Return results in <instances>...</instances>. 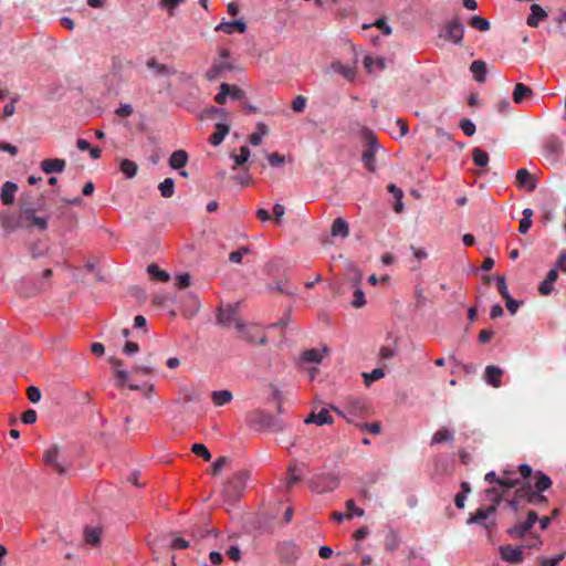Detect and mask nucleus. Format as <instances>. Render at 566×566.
Masks as SVG:
<instances>
[{"mask_svg": "<svg viewBox=\"0 0 566 566\" xmlns=\"http://www.w3.org/2000/svg\"><path fill=\"white\" fill-rule=\"evenodd\" d=\"M250 476L248 471H239L227 482L223 488L222 494L227 501L233 502L241 497L247 486V481Z\"/></svg>", "mask_w": 566, "mask_h": 566, "instance_id": "1", "label": "nucleus"}, {"mask_svg": "<svg viewBox=\"0 0 566 566\" xmlns=\"http://www.w3.org/2000/svg\"><path fill=\"white\" fill-rule=\"evenodd\" d=\"M218 322L223 326H232L241 333L242 337L245 339L253 342L254 339L249 335L247 326L238 316L237 306H228L226 308H219L218 311Z\"/></svg>", "mask_w": 566, "mask_h": 566, "instance_id": "2", "label": "nucleus"}, {"mask_svg": "<svg viewBox=\"0 0 566 566\" xmlns=\"http://www.w3.org/2000/svg\"><path fill=\"white\" fill-rule=\"evenodd\" d=\"M333 409L348 422H354L355 418L364 416L368 411V405L366 399L360 397H349L346 400L345 409L339 410L333 407Z\"/></svg>", "mask_w": 566, "mask_h": 566, "instance_id": "3", "label": "nucleus"}, {"mask_svg": "<svg viewBox=\"0 0 566 566\" xmlns=\"http://www.w3.org/2000/svg\"><path fill=\"white\" fill-rule=\"evenodd\" d=\"M249 422L252 427L260 429V430H272V431H280L283 429L282 423L275 419L272 415L255 410L250 413L249 416Z\"/></svg>", "mask_w": 566, "mask_h": 566, "instance_id": "4", "label": "nucleus"}, {"mask_svg": "<svg viewBox=\"0 0 566 566\" xmlns=\"http://www.w3.org/2000/svg\"><path fill=\"white\" fill-rule=\"evenodd\" d=\"M518 472L524 479L533 478L534 484L532 485V489L538 493L547 491L553 484L552 479L542 471H536L533 474V470L528 464H521L518 467Z\"/></svg>", "mask_w": 566, "mask_h": 566, "instance_id": "5", "label": "nucleus"}, {"mask_svg": "<svg viewBox=\"0 0 566 566\" xmlns=\"http://www.w3.org/2000/svg\"><path fill=\"white\" fill-rule=\"evenodd\" d=\"M464 35V27L459 17H454L448 21L443 30L439 33L440 38L450 41L457 45H461Z\"/></svg>", "mask_w": 566, "mask_h": 566, "instance_id": "6", "label": "nucleus"}, {"mask_svg": "<svg viewBox=\"0 0 566 566\" xmlns=\"http://www.w3.org/2000/svg\"><path fill=\"white\" fill-rule=\"evenodd\" d=\"M20 219L27 228L35 227L40 230L48 228L46 218L36 216L35 209L24 202H21L20 206Z\"/></svg>", "mask_w": 566, "mask_h": 566, "instance_id": "7", "label": "nucleus"}, {"mask_svg": "<svg viewBox=\"0 0 566 566\" xmlns=\"http://www.w3.org/2000/svg\"><path fill=\"white\" fill-rule=\"evenodd\" d=\"M517 496L524 497V501L531 505L546 506L548 504L547 497L542 493L533 491L530 482H525L520 488H517Z\"/></svg>", "mask_w": 566, "mask_h": 566, "instance_id": "8", "label": "nucleus"}, {"mask_svg": "<svg viewBox=\"0 0 566 566\" xmlns=\"http://www.w3.org/2000/svg\"><path fill=\"white\" fill-rule=\"evenodd\" d=\"M563 153V143L556 136H551L546 139L543 147L544 158L552 165H554Z\"/></svg>", "mask_w": 566, "mask_h": 566, "instance_id": "9", "label": "nucleus"}, {"mask_svg": "<svg viewBox=\"0 0 566 566\" xmlns=\"http://www.w3.org/2000/svg\"><path fill=\"white\" fill-rule=\"evenodd\" d=\"M228 97L239 101L244 97V91L237 85L221 83L219 93L214 96V102L219 105L226 104Z\"/></svg>", "mask_w": 566, "mask_h": 566, "instance_id": "10", "label": "nucleus"}, {"mask_svg": "<svg viewBox=\"0 0 566 566\" xmlns=\"http://www.w3.org/2000/svg\"><path fill=\"white\" fill-rule=\"evenodd\" d=\"M43 461L59 474H64L66 472L65 463L60 460V447L57 444L51 446L45 451Z\"/></svg>", "mask_w": 566, "mask_h": 566, "instance_id": "11", "label": "nucleus"}, {"mask_svg": "<svg viewBox=\"0 0 566 566\" xmlns=\"http://www.w3.org/2000/svg\"><path fill=\"white\" fill-rule=\"evenodd\" d=\"M537 520V513L535 511H528L526 520L510 527L507 533L512 537L522 538L531 531Z\"/></svg>", "mask_w": 566, "mask_h": 566, "instance_id": "12", "label": "nucleus"}, {"mask_svg": "<svg viewBox=\"0 0 566 566\" xmlns=\"http://www.w3.org/2000/svg\"><path fill=\"white\" fill-rule=\"evenodd\" d=\"M377 149L378 143L376 137L373 134H368L366 138V148L361 155V160L369 171H375L376 169L375 154Z\"/></svg>", "mask_w": 566, "mask_h": 566, "instance_id": "13", "label": "nucleus"}, {"mask_svg": "<svg viewBox=\"0 0 566 566\" xmlns=\"http://www.w3.org/2000/svg\"><path fill=\"white\" fill-rule=\"evenodd\" d=\"M338 486V480L333 475H321L310 482V488L316 493L332 492Z\"/></svg>", "mask_w": 566, "mask_h": 566, "instance_id": "14", "label": "nucleus"}, {"mask_svg": "<svg viewBox=\"0 0 566 566\" xmlns=\"http://www.w3.org/2000/svg\"><path fill=\"white\" fill-rule=\"evenodd\" d=\"M515 186L532 192L536 188V179L526 168H521L516 171Z\"/></svg>", "mask_w": 566, "mask_h": 566, "instance_id": "15", "label": "nucleus"}, {"mask_svg": "<svg viewBox=\"0 0 566 566\" xmlns=\"http://www.w3.org/2000/svg\"><path fill=\"white\" fill-rule=\"evenodd\" d=\"M234 66L226 61H214L210 69L206 72V78L209 82L219 80L226 71H232Z\"/></svg>", "mask_w": 566, "mask_h": 566, "instance_id": "16", "label": "nucleus"}, {"mask_svg": "<svg viewBox=\"0 0 566 566\" xmlns=\"http://www.w3.org/2000/svg\"><path fill=\"white\" fill-rule=\"evenodd\" d=\"M214 30L224 32L227 34H232L234 32L244 33L247 30V24L242 20L222 21L216 27Z\"/></svg>", "mask_w": 566, "mask_h": 566, "instance_id": "17", "label": "nucleus"}, {"mask_svg": "<svg viewBox=\"0 0 566 566\" xmlns=\"http://www.w3.org/2000/svg\"><path fill=\"white\" fill-rule=\"evenodd\" d=\"M41 169L48 174H59L62 172L66 166V161L60 158H49L41 161Z\"/></svg>", "mask_w": 566, "mask_h": 566, "instance_id": "18", "label": "nucleus"}, {"mask_svg": "<svg viewBox=\"0 0 566 566\" xmlns=\"http://www.w3.org/2000/svg\"><path fill=\"white\" fill-rule=\"evenodd\" d=\"M496 511V506L495 505H490L489 507H481V509H478L476 512L474 514H472L468 521V523H475V524H479V525H483L485 527H488L486 525V520L493 515Z\"/></svg>", "mask_w": 566, "mask_h": 566, "instance_id": "19", "label": "nucleus"}, {"mask_svg": "<svg viewBox=\"0 0 566 566\" xmlns=\"http://www.w3.org/2000/svg\"><path fill=\"white\" fill-rule=\"evenodd\" d=\"M503 375V370L497 366H488L484 371L485 381L493 386L494 388H499L502 385L501 376Z\"/></svg>", "mask_w": 566, "mask_h": 566, "instance_id": "20", "label": "nucleus"}, {"mask_svg": "<svg viewBox=\"0 0 566 566\" xmlns=\"http://www.w3.org/2000/svg\"><path fill=\"white\" fill-rule=\"evenodd\" d=\"M514 474V471L505 470L503 476L496 479V484L503 489V493L521 484L520 479L513 478Z\"/></svg>", "mask_w": 566, "mask_h": 566, "instance_id": "21", "label": "nucleus"}, {"mask_svg": "<svg viewBox=\"0 0 566 566\" xmlns=\"http://www.w3.org/2000/svg\"><path fill=\"white\" fill-rule=\"evenodd\" d=\"M361 279V274H358L357 279H355L349 287L354 290V298L350 302L352 306L355 308H360L366 304L365 294L363 290L359 287V282Z\"/></svg>", "mask_w": 566, "mask_h": 566, "instance_id": "22", "label": "nucleus"}, {"mask_svg": "<svg viewBox=\"0 0 566 566\" xmlns=\"http://www.w3.org/2000/svg\"><path fill=\"white\" fill-rule=\"evenodd\" d=\"M501 554L504 560L513 564H517L523 560V554L520 547H514L511 545L502 546Z\"/></svg>", "mask_w": 566, "mask_h": 566, "instance_id": "23", "label": "nucleus"}, {"mask_svg": "<svg viewBox=\"0 0 566 566\" xmlns=\"http://www.w3.org/2000/svg\"><path fill=\"white\" fill-rule=\"evenodd\" d=\"M305 423H315L317 426L333 423V418L329 416V411L325 408L321 409L319 412H312L305 420Z\"/></svg>", "mask_w": 566, "mask_h": 566, "instance_id": "24", "label": "nucleus"}, {"mask_svg": "<svg viewBox=\"0 0 566 566\" xmlns=\"http://www.w3.org/2000/svg\"><path fill=\"white\" fill-rule=\"evenodd\" d=\"M18 190V186L12 182V181H6L2 186V189H1V193H0V197H1V201L3 202V205H12L13 201H14V195Z\"/></svg>", "mask_w": 566, "mask_h": 566, "instance_id": "25", "label": "nucleus"}, {"mask_svg": "<svg viewBox=\"0 0 566 566\" xmlns=\"http://www.w3.org/2000/svg\"><path fill=\"white\" fill-rule=\"evenodd\" d=\"M146 66L151 70L156 76H168L174 73L168 65L159 63L155 57L148 59Z\"/></svg>", "mask_w": 566, "mask_h": 566, "instance_id": "26", "label": "nucleus"}, {"mask_svg": "<svg viewBox=\"0 0 566 566\" xmlns=\"http://www.w3.org/2000/svg\"><path fill=\"white\" fill-rule=\"evenodd\" d=\"M558 279V272L556 269H552L548 271L546 279L539 284L538 291L542 295H548L553 291V284Z\"/></svg>", "mask_w": 566, "mask_h": 566, "instance_id": "27", "label": "nucleus"}, {"mask_svg": "<svg viewBox=\"0 0 566 566\" xmlns=\"http://www.w3.org/2000/svg\"><path fill=\"white\" fill-rule=\"evenodd\" d=\"M547 17L545 10L538 4L531 6V13L527 17V24L532 28L538 27L539 21L544 20Z\"/></svg>", "mask_w": 566, "mask_h": 566, "instance_id": "28", "label": "nucleus"}, {"mask_svg": "<svg viewBox=\"0 0 566 566\" xmlns=\"http://www.w3.org/2000/svg\"><path fill=\"white\" fill-rule=\"evenodd\" d=\"M331 69L335 73L340 74L343 77H345L348 81H353L356 76V70L352 66L344 65L340 61L332 62Z\"/></svg>", "mask_w": 566, "mask_h": 566, "instance_id": "29", "label": "nucleus"}, {"mask_svg": "<svg viewBox=\"0 0 566 566\" xmlns=\"http://www.w3.org/2000/svg\"><path fill=\"white\" fill-rule=\"evenodd\" d=\"M168 163L172 169H180L187 165L188 154L182 149L176 150L170 155Z\"/></svg>", "mask_w": 566, "mask_h": 566, "instance_id": "30", "label": "nucleus"}, {"mask_svg": "<svg viewBox=\"0 0 566 566\" xmlns=\"http://www.w3.org/2000/svg\"><path fill=\"white\" fill-rule=\"evenodd\" d=\"M229 132L230 127L228 125L218 123L216 125V132L209 138V143L213 146H219L229 134Z\"/></svg>", "mask_w": 566, "mask_h": 566, "instance_id": "31", "label": "nucleus"}, {"mask_svg": "<svg viewBox=\"0 0 566 566\" xmlns=\"http://www.w3.org/2000/svg\"><path fill=\"white\" fill-rule=\"evenodd\" d=\"M533 95V91L531 87L526 86L523 83H516L513 91V101L516 104L523 103L526 97H531Z\"/></svg>", "mask_w": 566, "mask_h": 566, "instance_id": "32", "label": "nucleus"}, {"mask_svg": "<svg viewBox=\"0 0 566 566\" xmlns=\"http://www.w3.org/2000/svg\"><path fill=\"white\" fill-rule=\"evenodd\" d=\"M298 549L292 542L283 543L280 546V554L285 562H292L297 558Z\"/></svg>", "mask_w": 566, "mask_h": 566, "instance_id": "33", "label": "nucleus"}, {"mask_svg": "<svg viewBox=\"0 0 566 566\" xmlns=\"http://www.w3.org/2000/svg\"><path fill=\"white\" fill-rule=\"evenodd\" d=\"M470 71L473 73L476 82L483 83L485 81L486 64L484 61H473L470 65Z\"/></svg>", "mask_w": 566, "mask_h": 566, "instance_id": "34", "label": "nucleus"}, {"mask_svg": "<svg viewBox=\"0 0 566 566\" xmlns=\"http://www.w3.org/2000/svg\"><path fill=\"white\" fill-rule=\"evenodd\" d=\"M327 352H328L327 347H324L322 350L316 349V348L307 349V350L303 352L302 359L304 361L319 364L323 359V356H324L323 354L327 353Z\"/></svg>", "mask_w": 566, "mask_h": 566, "instance_id": "35", "label": "nucleus"}, {"mask_svg": "<svg viewBox=\"0 0 566 566\" xmlns=\"http://www.w3.org/2000/svg\"><path fill=\"white\" fill-rule=\"evenodd\" d=\"M331 232H332V235H334V237L340 235L342 238H347L349 235V229H348L347 222L342 218L335 219L332 224Z\"/></svg>", "mask_w": 566, "mask_h": 566, "instance_id": "36", "label": "nucleus"}, {"mask_svg": "<svg viewBox=\"0 0 566 566\" xmlns=\"http://www.w3.org/2000/svg\"><path fill=\"white\" fill-rule=\"evenodd\" d=\"M269 134L268 126L264 123L256 124V132H254L249 140L253 146H259L262 143V137Z\"/></svg>", "mask_w": 566, "mask_h": 566, "instance_id": "37", "label": "nucleus"}, {"mask_svg": "<svg viewBox=\"0 0 566 566\" xmlns=\"http://www.w3.org/2000/svg\"><path fill=\"white\" fill-rule=\"evenodd\" d=\"M211 399L216 406H224L232 400V394L229 390L213 391Z\"/></svg>", "mask_w": 566, "mask_h": 566, "instance_id": "38", "label": "nucleus"}, {"mask_svg": "<svg viewBox=\"0 0 566 566\" xmlns=\"http://www.w3.org/2000/svg\"><path fill=\"white\" fill-rule=\"evenodd\" d=\"M452 440H453V433L447 428H441L432 436L431 444L449 442Z\"/></svg>", "mask_w": 566, "mask_h": 566, "instance_id": "39", "label": "nucleus"}, {"mask_svg": "<svg viewBox=\"0 0 566 566\" xmlns=\"http://www.w3.org/2000/svg\"><path fill=\"white\" fill-rule=\"evenodd\" d=\"M120 171L127 177V178H134L137 175L138 167L137 165L129 160V159H123L119 165Z\"/></svg>", "mask_w": 566, "mask_h": 566, "instance_id": "40", "label": "nucleus"}, {"mask_svg": "<svg viewBox=\"0 0 566 566\" xmlns=\"http://www.w3.org/2000/svg\"><path fill=\"white\" fill-rule=\"evenodd\" d=\"M147 272L149 275H151L154 279L160 282H168L170 280L169 273H167L164 270H160L159 266L154 263L147 266Z\"/></svg>", "mask_w": 566, "mask_h": 566, "instance_id": "41", "label": "nucleus"}, {"mask_svg": "<svg viewBox=\"0 0 566 566\" xmlns=\"http://www.w3.org/2000/svg\"><path fill=\"white\" fill-rule=\"evenodd\" d=\"M158 189L160 191V195L164 198H170L174 196L175 192V181L172 178H166L164 181H161L158 186Z\"/></svg>", "mask_w": 566, "mask_h": 566, "instance_id": "42", "label": "nucleus"}, {"mask_svg": "<svg viewBox=\"0 0 566 566\" xmlns=\"http://www.w3.org/2000/svg\"><path fill=\"white\" fill-rule=\"evenodd\" d=\"M473 163L479 167H485L489 163V155L481 148L476 147L472 150Z\"/></svg>", "mask_w": 566, "mask_h": 566, "instance_id": "43", "label": "nucleus"}, {"mask_svg": "<svg viewBox=\"0 0 566 566\" xmlns=\"http://www.w3.org/2000/svg\"><path fill=\"white\" fill-rule=\"evenodd\" d=\"M470 25L473 29L482 31V32L489 31L490 27H491L490 22L485 18L480 17V15L472 17L470 20Z\"/></svg>", "mask_w": 566, "mask_h": 566, "instance_id": "44", "label": "nucleus"}, {"mask_svg": "<svg viewBox=\"0 0 566 566\" xmlns=\"http://www.w3.org/2000/svg\"><path fill=\"white\" fill-rule=\"evenodd\" d=\"M363 376L366 386H370L374 381L381 379L385 373L381 368H375L371 373H364Z\"/></svg>", "mask_w": 566, "mask_h": 566, "instance_id": "45", "label": "nucleus"}, {"mask_svg": "<svg viewBox=\"0 0 566 566\" xmlns=\"http://www.w3.org/2000/svg\"><path fill=\"white\" fill-rule=\"evenodd\" d=\"M346 509H347V513H346V518H352L353 516H363L365 514L364 510L356 506L354 500H347L346 503Z\"/></svg>", "mask_w": 566, "mask_h": 566, "instance_id": "46", "label": "nucleus"}, {"mask_svg": "<svg viewBox=\"0 0 566 566\" xmlns=\"http://www.w3.org/2000/svg\"><path fill=\"white\" fill-rule=\"evenodd\" d=\"M191 451L198 455V457H201L205 461H210L211 460V453L210 451L208 450V448L202 444V443H195L192 444L191 447Z\"/></svg>", "mask_w": 566, "mask_h": 566, "instance_id": "47", "label": "nucleus"}, {"mask_svg": "<svg viewBox=\"0 0 566 566\" xmlns=\"http://www.w3.org/2000/svg\"><path fill=\"white\" fill-rule=\"evenodd\" d=\"M85 541L87 544L96 546L101 542V532L95 528H90L85 531Z\"/></svg>", "mask_w": 566, "mask_h": 566, "instance_id": "48", "label": "nucleus"}, {"mask_svg": "<svg viewBox=\"0 0 566 566\" xmlns=\"http://www.w3.org/2000/svg\"><path fill=\"white\" fill-rule=\"evenodd\" d=\"M250 157V149L248 146H242L240 148V154L232 155V158L237 166H243Z\"/></svg>", "mask_w": 566, "mask_h": 566, "instance_id": "49", "label": "nucleus"}, {"mask_svg": "<svg viewBox=\"0 0 566 566\" xmlns=\"http://www.w3.org/2000/svg\"><path fill=\"white\" fill-rule=\"evenodd\" d=\"M129 64V62H125L124 60L119 57H113L112 59V66L111 72L114 75H122L124 69Z\"/></svg>", "mask_w": 566, "mask_h": 566, "instance_id": "50", "label": "nucleus"}, {"mask_svg": "<svg viewBox=\"0 0 566 566\" xmlns=\"http://www.w3.org/2000/svg\"><path fill=\"white\" fill-rule=\"evenodd\" d=\"M377 65L378 67L380 69H384L385 67V62L382 59H373L371 56L369 55H366L364 57V66L366 67V70L368 72H371L373 71V67Z\"/></svg>", "mask_w": 566, "mask_h": 566, "instance_id": "51", "label": "nucleus"}, {"mask_svg": "<svg viewBox=\"0 0 566 566\" xmlns=\"http://www.w3.org/2000/svg\"><path fill=\"white\" fill-rule=\"evenodd\" d=\"M250 249L248 247H242L237 251H233L229 254V260L232 263H241L243 255L249 254Z\"/></svg>", "mask_w": 566, "mask_h": 566, "instance_id": "52", "label": "nucleus"}, {"mask_svg": "<svg viewBox=\"0 0 566 566\" xmlns=\"http://www.w3.org/2000/svg\"><path fill=\"white\" fill-rule=\"evenodd\" d=\"M306 97L303 96V95H297L293 102H292V109L295 112V113H301L304 111L305 106H306Z\"/></svg>", "mask_w": 566, "mask_h": 566, "instance_id": "53", "label": "nucleus"}, {"mask_svg": "<svg viewBox=\"0 0 566 566\" xmlns=\"http://www.w3.org/2000/svg\"><path fill=\"white\" fill-rule=\"evenodd\" d=\"M460 128L467 136H473L475 134V125L468 118L461 119Z\"/></svg>", "mask_w": 566, "mask_h": 566, "instance_id": "54", "label": "nucleus"}, {"mask_svg": "<svg viewBox=\"0 0 566 566\" xmlns=\"http://www.w3.org/2000/svg\"><path fill=\"white\" fill-rule=\"evenodd\" d=\"M497 291L503 298H509L510 293L507 290L506 281L504 276H495Z\"/></svg>", "mask_w": 566, "mask_h": 566, "instance_id": "55", "label": "nucleus"}, {"mask_svg": "<svg viewBox=\"0 0 566 566\" xmlns=\"http://www.w3.org/2000/svg\"><path fill=\"white\" fill-rule=\"evenodd\" d=\"M27 395L32 403H38L42 397L40 389L35 386L28 387Z\"/></svg>", "mask_w": 566, "mask_h": 566, "instance_id": "56", "label": "nucleus"}, {"mask_svg": "<svg viewBox=\"0 0 566 566\" xmlns=\"http://www.w3.org/2000/svg\"><path fill=\"white\" fill-rule=\"evenodd\" d=\"M38 415L36 411L33 409H29L24 411L21 416V420L25 424H32L36 421Z\"/></svg>", "mask_w": 566, "mask_h": 566, "instance_id": "57", "label": "nucleus"}, {"mask_svg": "<svg viewBox=\"0 0 566 566\" xmlns=\"http://www.w3.org/2000/svg\"><path fill=\"white\" fill-rule=\"evenodd\" d=\"M133 112L134 108L130 104H120V106L115 111V114L119 117H128Z\"/></svg>", "mask_w": 566, "mask_h": 566, "instance_id": "58", "label": "nucleus"}, {"mask_svg": "<svg viewBox=\"0 0 566 566\" xmlns=\"http://www.w3.org/2000/svg\"><path fill=\"white\" fill-rule=\"evenodd\" d=\"M176 285L179 289H186L190 285V275L188 273H182L177 275Z\"/></svg>", "mask_w": 566, "mask_h": 566, "instance_id": "59", "label": "nucleus"}, {"mask_svg": "<svg viewBox=\"0 0 566 566\" xmlns=\"http://www.w3.org/2000/svg\"><path fill=\"white\" fill-rule=\"evenodd\" d=\"M227 463H228V458H226V457L218 458L212 465V473L219 474Z\"/></svg>", "mask_w": 566, "mask_h": 566, "instance_id": "60", "label": "nucleus"}, {"mask_svg": "<svg viewBox=\"0 0 566 566\" xmlns=\"http://www.w3.org/2000/svg\"><path fill=\"white\" fill-rule=\"evenodd\" d=\"M170 546L172 549H186L189 547V542L182 537H175Z\"/></svg>", "mask_w": 566, "mask_h": 566, "instance_id": "61", "label": "nucleus"}, {"mask_svg": "<svg viewBox=\"0 0 566 566\" xmlns=\"http://www.w3.org/2000/svg\"><path fill=\"white\" fill-rule=\"evenodd\" d=\"M269 164L273 167H277L284 163V157L277 153H272L268 156Z\"/></svg>", "mask_w": 566, "mask_h": 566, "instance_id": "62", "label": "nucleus"}, {"mask_svg": "<svg viewBox=\"0 0 566 566\" xmlns=\"http://www.w3.org/2000/svg\"><path fill=\"white\" fill-rule=\"evenodd\" d=\"M284 213H285L284 206H282L280 203H275L273 207V214H274V220L276 223L281 222V219L284 216Z\"/></svg>", "mask_w": 566, "mask_h": 566, "instance_id": "63", "label": "nucleus"}, {"mask_svg": "<svg viewBox=\"0 0 566 566\" xmlns=\"http://www.w3.org/2000/svg\"><path fill=\"white\" fill-rule=\"evenodd\" d=\"M139 350V346L137 343H134V342H127L125 345H124V348H123V352L126 354V355H134L136 354L137 352Z\"/></svg>", "mask_w": 566, "mask_h": 566, "instance_id": "64", "label": "nucleus"}]
</instances>
